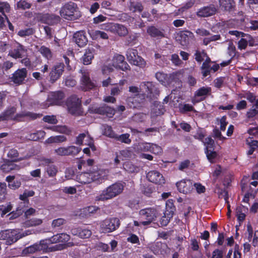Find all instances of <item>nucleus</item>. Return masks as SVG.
<instances>
[{
  "label": "nucleus",
  "mask_w": 258,
  "mask_h": 258,
  "mask_svg": "<svg viewBox=\"0 0 258 258\" xmlns=\"http://www.w3.org/2000/svg\"><path fill=\"white\" fill-rule=\"evenodd\" d=\"M149 247L155 254H163L168 251V248L167 244L161 242H156L154 244H152L150 245Z\"/></svg>",
  "instance_id": "32"
},
{
  "label": "nucleus",
  "mask_w": 258,
  "mask_h": 258,
  "mask_svg": "<svg viewBox=\"0 0 258 258\" xmlns=\"http://www.w3.org/2000/svg\"><path fill=\"white\" fill-rule=\"evenodd\" d=\"M179 40L182 46L187 45L191 40L195 39L194 33L189 31H181L179 34Z\"/></svg>",
  "instance_id": "30"
},
{
  "label": "nucleus",
  "mask_w": 258,
  "mask_h": 258,
  "mask_svg": "<svg viewBox=\"0 0 258 258\" xmlns=\"http://www.w3.org/2000/svg\"><path fill=\"white\" fill-rule=\"evenodd\" d=\"M82 76L80 79V87L82 90L88 91L96 87V84L90 78V72L87 69H81L80 70Z\"/></svg>",
  "instance_id": "5"
},
{
  "label": "nucleus",
  "mask_w": 258,
  "mask_h": 258,
  "mask_svg": "<svg viewBox=\"0 0 258 258\" xmlns=\"http://www.w3.org/2000/svg\"><path fill=\"white\" fill-rule=\"evenodd\" d=\"M150 147V143H138V145H135L133 148L137 152H141V151H149Z\"/></svg>",
  "instance_id": "48"
},
{
  "label": "nucleus",
  "mask_w": 258,
  "mask_h": 258,
  "mask_svg": "<svg viewBox=\"0 0 258 258\" xmlns=\"http://www.w3.org/2000/svg\"><path fill=\"white\" fill-rule=\"evenodd\" d=\"M179 192L187 194L191 192L194 189V182L191 180H182L176 183Z\"/></svg>",
  "instance_id": "20"
},
{
  "label": "nucleus",
  "mask_w": 258,
  "mask_h": 258,
  "mask_svg": "<svg viewBox=\"0 0 258 258\" xmlns=\"http://www.w3.org/2000/svg\"><path fill=\"white\" fill-rule=\"evenodd\" d=\"M43 121L50 124H56L57 120L54 115H45L43 117Z\"/></svg>",
  "instance_id": "62"
},
{
  "label": "nucleus",
  "mask_w": 258,
  "mask_h": 258,
  "mask_svg": "<svg viewBox=\"0 0 258 258\" xmlns=\"http://www.w3.org/2000/svg\"><path fill=\"white\" fill-rule=\"evenodd\" d=\"M35 32L33 28H28L25 29H22L18 31V35L21 37H25L33 35Z\"/></svg>",
  "instance_id": "50"
},
{
  "label": "nucleus",
  "mask_w": 258,
  "mask_h": 258,
  "mask_svg": "<svg viewBox=\"0 0 258 258\" xmlns=\"http://www.w3.org/2000/svg\"><path fill=\"white\" fill-rule=\"evenodd\" d=\"M217 11V9L214 5H210L198 9L196 14L200 18L208 17L214 15Z\"/></svg>",
  "instance_id": "19"
},
{
  "label": "nucleus",
  "mask_w": 258,
  "mask_h": 258,
  "mask_svg": "<svg viewBox=\"0 0 258 258\" xmlns=\"http://www.w3.org/2000/svg\"><path fill=\"white\" fill-rule=\"evenodd\" d=\"M195 32L200 37H205L203 40V44L205 46L208 45L211 42L221 39L220 35L216 34L210 36V31L204 28L197 29Z\"/></svg>",
  "instance_id": "10"
},
{
  "label": "nucleus",
  "mask_w": 258,
  "mask_h": 258,
  "mask_svg": "<svg viewBox=\"0 0 258 258\" xmlns=\"http://www.w3.org/2000/svg\"><path fill=\"white\" fill-rule=\"evenodd\" d=\"M41 164L45 166V173L47 174L48 177H55L58 172V168L53 164L54 161L50 158H42Z\"/></svg>",
  "instance_id": "11"
},
{
  "label": "nucleus",
  "mask_w": 258,
  "mask_h": 258,
  "mask_svg": "<svg viewBox=\"0 0 258 258\" xmlns=\"http://www.w3.org/2000/svg\"><path fill=\"white\" fill-rule=\"evenodd\" d=\"M22 237V234L20 232H17L16 230L9 231L8 239L6 241V243L8 245H11L16 242Z\"/></svg>",
  "instance_id": "36"
},
{
  "label": "nucleus",
  "mask_w": 258,
  "mask_h": 258,
  "mask_svg": "<svg viewBox=\"0 0 258 258\" xmlns=\"http://www.w3.org/2000/svg\"><path fill=\"white\" fill-rule=\"evenodd\" d=\"M25 118V111H22L20 113H18L15 114V116L13 118V121L16 122L25 121L26 120Z\"/></svg>",
  "instance_id": "64"
},
{
  "label": "nucleus",
  "mask_w": 258,
  "mask_h": 258,
  "mask_svg": "<svg viewBox=\"0 0 258 258\" xmlns=\"http://www.w3.org/2000/svg\"><path fill=\"white\" fill-rule=\"evenodd\" d=\"M123 189V186L120 183H115L103 190L101 194L96 197V201H104L111 199L120 194Z\"/></svg>",
  "instance_id": "2"
},
{
  "label": "nucleus",
  "mask_w": 258,
  "mask_h": 258,
  "mask_svg": "<svg viewBox=\"0 0 258 258\" xmlns=\"http://www.w3.org/2000/svg\"><path fill=\"white\" fill-rule=\"evenodd\" d=\"M48 248V243L45 240H41L39 243H35L26 248L24 251L25 253H33L36 251L43 252Z\"/></svg>",
  "instance_id": "17"
},
{
  "label": "nucleus",
  "mask_w": 258,
  "mask_h": 258,
  "mask_svg": "<svg viewBox=\"0 0 258 258\" xmlns=\"http://www.w3.org/2000/svg\"><path fill=\"white\" fill-rule=\"evenodd\" d=\"M35 15V19L37 21L49 25H56L60 21L59 16L53 14L38 13Z\"/></svg>",
  "instance_id": "7"
},
{
  "label": "nucleus",
  "mask_w": 258,
  "mask_h": 258,
  "mask_svg": "<svg viewBox=\"0 0 258 258\" xmlns=\"http://www.w3.org/2000/svg\"><path fill=\"white\" fill-rule=\"evenodd\" d=\"M64 65L63 63H58L54 66L49 73L50 81L53 83L57 80L64 71Z\"/></svg>",
  "instance_id": "18"
},
{
  "label": "nucleus",
  "mask_w": 258,
  "mask_h": 258,
  "mask_svg": "<svg viewBox=\"0 0 258 258\" xmlns=\"http://www.w3.org/2000/svg\"><path fill=\"white\" fill-rule=\"evenodd\" d=\"M112 28L113 30L119 36H124L128 33L127 29L121 24H114Z\"/></svg>",
  "instance_id": "38"
},
{
  "label": "nucleus",
  "mask_w": 258,
  "mask_h": 258,
  "mask_svg": "<svg viewBox=\"0 0 258 258\" xmlns=\"http://www.w3.org/2000/svg\"><path fill=\"white\" fill-rule=\"evenodd\" d=\"M14 161L7 160L1 165L0 169L5 173H9L13 170H18L21 168L20 165H17Z\"/></svg>",
  "instance_id": "31"
},
{
  "label": "nucleus",
  "mask_w": 258,
  "mask_h": 258,
  "mask_svg": "<svg viewBox=\"0 0 258 258\" xmlns=\"http://www.w3.org/2000/svg\"><path fill=\"white\" fill-rule=\"evenodd\" d=\"M27 71L25 68L18 69L13 74L11 80L16 84L20 85L23 83L27 77Z\"/></svg>",
  "instance_id": "23"
},
{
  "label": "nucleus",
  "mask_w": 258,
  "mask_h": 258,
  "mask_svg": "<svg viewBox=\"0 0 258 258\" xmlns=\"http://www.w3.org/2000/svg\"><path fill=\"white\" fill-rule=\"evenodd\" d=\"M112 65L116 68L122 71L127 69L128 64L124 61V57L120 54L115 55L112 60Z\"/></svg>",
  "instance_id": "28"
},
{
  "label": "nucleus",
  "mask_w": 258,
  "mask_h": 258,
  "mask_svg": "<svg viewBox=\"0 0 258 258\" xmlns=\"http://www.w3.org/2000/svg\"><path fill=\"white\" fill-rule=\"evenodd\" d=\"M194 57L198 62L201 63L204 60L205 58H207L208 56L204 50H196L194 53Z\"/></svg>",
  "instance_id": "44"
},
{
  "label": "nucleus",
  "mask_w": 258,
  "mask_h": 258,
  "mask_svg": "<svg viewBox=\"0 0 258 258\" xmlns=\"http://www.w3.org/2000/svg\"><path fill=\"white\" fill-rule=\"evenodd\" d=\"M24 212V209L23 207H21V205H19V207H18L16 209V211H14L11 212L9 214L10 219H15L22 215Z\"/></svg>",
  "instance_id": "49"
},
{
  "label": "nucleus",
  "mask_w": 258,
  "mask_h": 258,
  "mask_svg": "<svg viewBox=\"0 0 258 258\" xmlns=\"http://www.w3.org/2000/svg\"><path fill=\"white\" fill-rule=\"evenodd\" d=\"M17 111V108L15 106L7 107L0 115V121H13V118Z\"/></svg>",
  "instance_id": "29"
},
{
  "label": "nucleus",
  "mask_w": 258,
  "mask_h": 258,
  "mask_svg": "<svg viewBox=\"0 0 258 258\" xmlns=\"http://www.w3.org/2000/svg\"><path fill=\"white\" fill-rule=\"evenodd\" d=\"M147 178L150 182L156 184H162L165 182V179L163 175L156 170L149 171L147 174Z\"/></svg>",
  "instance_id": "26"
},
{
  "label": "nucleus",
  "mask_w": 258,
  "mask_h": 258,
  "mask_svg": "<svg viewBox=\"0 0 258 258\" xmlns=\"http://www.w3.org/2000/svg\"><path fill=\"white\" fill-rule=\"evenodd\" d=\"M39 52L42 55V56L47 59H50L52 56V53L51 50L47 47L43 45L41 46L39 49Z\"/></svg>",
  "instance_id": "45"
},
{
  "label": "nucleus",
  "mask_w": 258,
  "mask_h": 258,
  "mask_svg": "<svg viewBox=\"0 0 258 258\" xmlns=\"http://www.w3.org/2000/svg\"><path fill=\"white\" fill-rule=\"evenodd\" d=\"M195 3V0H188L187 2L182 5V6L178 9V11L180 12H183L191 8L194 5Z\"/></svg>",
  "instance_id": "56"
},
{
  "label": "nucleus",
  "mask_w": 258,
  "mask_h": 258,
  "mask_svg": "<svg viewBox=\"0 0 258 258\" xmlns=\"http://www.w3.org/2000/svg\"><path fill=\"white\" fill-rule=\"evenodd\" d=\"M42 223V220L41 219L33 218L26 220L23 223V225L25 227H30L40 225Z\"/></svg>",
  "instance_id": "39"
},
{
  "label": "nucleus",
  "mask_w": 258,
  "mask_h": 258,
  "mask_svg": "<svg viewBox=\"0 0 258 258\" xmlns=\"http://www.w3.org/2000/svg\"><path fill=\"white\" fill-rule=\"evenodd\" d=\"M156 79L163 85H166L168 84V76L167 75L161 73L157 72L156 74Z\"/></svg>",
  "instance_id": "52"
},
{
  "label": "nucleus",
  "mask_w": 258,
  "mask_h": 258,
  "mask_svg": "<svg viewBox=\"0 0 258 258\" xmlns=\"http://www.w3.org/2000/svg\"><path fill=\"white\" fill-rule=\"evenodd\" d=\"M148 33L152 37H163L164 35L163 32L154 26H151L147 29Z\"/></svg>",
  "instance_id": "41"
},
{
  "label": "nucleus",
  "mask_w": 258,
  "mask_h": 258,
  "mask_svg": "<svg viewBox=\"0 0 258 258\" xmlns=\"http://www.w3.org/2000/svg\"><path fill=\"white\" fill-rule=\"evenodd\" d=\"M7 156L11 161L16 162L20 161L21 158L19 157V153L15 149H11L8 153Z\"/></svg>",
  "instance_id": "46"
},
{
  "label": "nucleus",
  "mask_w": 258,
  "mask_h": 258,
  "mask_svg": "<svg viewBox=\"0 0 258 258\" xmlns=\"http://www.w3.org/2000/svg\"><path fill=\"white\" fill-rule=\"evenodd\" d=\"M10 10V5L8 2H0V13L5 18L8 17L6 15V13H9Z\"/></svg>",
  "instance_id": "51"
},
{
  "label": "nucleus",
  "mask_w": 258,
  "mask_h": 258,
  "mask_svg": "<svg viewBox=\"0 0 258 258\" xmlns=\"http://www.w3.org/2000/svg\"><path fill=\"white\" fill-rule=\"evenodd\" d=\"M120 225V221L117 218H106L100 225L104 233H110L117 229Z\"/></svg>",
  "instance_id": "9"
},
{
  "label": "nucleus",
  "mask_w": 258,
  "mask_h": 258,
  "mask_svg": "<svg viewBox=\"0 0 258 258\" xmlns=\"http://www.w3.org/2000/svg\"><path fill=\"white\" fill-rule=\"evenodd\" d=\"M10 47L11 49L9 51L8 56L16 59L23 58L27 51L25 46L18 42L11 45Z\"/></svg>",
  "instance_id": "13"
},
{
  "label": "nucleus",
  "mask_w": 258,
  "mask_h": 258,
  "mask_svg": "<svg viewBox=\"0 0 258 258\" xmlns=\"http://www.w3.org/2000/svg\"><path fill=\"white\" fill-rule=\"evenodd\" d=\"M71 232L73 235H77L81 238H88L92 235L91 230L85 227L72 228Z\"/></svg>",
  "instance_id": "27"
},
{
  "label": "nucleus",
  "mask_w": 258,
  "mask_h": 258,
  "mask_svg": "<svg viewBox=\"0 0 258 258\" xmlns=\"http://www.w3.org/2000/svg\"><path fill=\"white\" fill-rule=\"evenodd\" d=\"M130 107H139L145 99V95L139 93V89L136 87H130Z\"/></svg>",
  "instance_id": "14"
},
{
  "label": "nucleus",
  "mask_w": 258,
  "mask_h": 258,
  "mask_svg": "<svg viewBox=\"0 0 258 258\" xmlns=\"http://www.w3.org/2000/svg\"><path fill=\"white\" fill-rule=\"evenodd\" d=\"M88 111L90 113L98 114L111 118L115 113L116 110L105 104L99 106L91 105L88 107Z\"/></svg>",
  "instance_id": "4"
},
{
  "label": "nucleus",
  "mask_w": 258,
  "mask_h": 258,
  "mask_svg": "<svg viewBox=\"0 0 258 258\" xmlns=\"http://www.w3.org/2000/svg\"><path fill=\"white\" fill-rule=\"evenodd\" d=\"M25 180L24 176L16 177L15 175H9L6 178L9 188L13 190L18 189L21 186L22 182Z\"/></svg>",
  "instance_id": "16"
},
{
  "label": "nucleus",
  "mask_w": 258,
  "mask_h": 258,
  "mask_svg": "<svg viewBox=\"0 0 258 258\" xmlns=\"http://www.w3.org/2000/svg\"><path fill=\"white\" fill-rule=\"evenodd\" d=\"M246 115L249 118L258 119V99L256 100V102L253 105L251 108L247 112Z\"/></svg>",
  "instance_id": "37"
},
{
  "label": "nucleus",
  "mask_w": 258,
  "mask_h": 258,
  "mask_svg": "<svg viewBox=\"0 0 258 258\" xmlns=\"http://www.w3.org/2000/svg\"><path fill=\"white\" fill-rule=\"evenodd\" d=\"M227 53L231 57V58L234 57L236 55V48L232 42H229L228 44Z\"/></svg>",
  "instance_id": "61"
},
{
  "label": "nucleus",
  "mask_w": 258,
  "mask_h": 258,
  "mask_svg": "<svg viewBox=\"0 0 258 258\" xmlns=\"http://www.w3.org/2000/svg\"><path fill=\"white\" fill-rule=\"evenodd\" d=\"M7 194L6 183L0 182V202H3L6 199Z\"/></svg>",
  "instance_id": "55"
},
{
  "label": "nucleus",
  "mask_w": 258,
  "mask_h": 258,
  "mask_svg": "<svg viewBox=\"0 0 258 258\" xmlns=\"http://www.w3.org/2000/svg\"><path fill=\"white\" fill-rule=\"evenodd\" d=\"M142 86L144 88L143 89L146 91L147 97L152 99L158 95L159 91L153 83L144 82L142 84Z\"/></svg>",
  "instance_id": "22"
},
{
  "label": "nucleus",
  "mask_w": 258,
  "mask_h": 258,
  "mask_svg": "<svg viewBox=\"0 0 258 258\" xmlns=\"http://www.w3.org/2000/svg\"><path fill=\"white\" fill-rule=\"evenodd\" d=\"M35 195L34 191L31 190H28L27 189H25L23 193V194H21L19 196V199L21 201H24L23 204H28L29 203V197H31L34 196Z\"/></svg>",
  "instance_id": "43"
},
{
  "label": "nucleus",
  "mask_w": 258,
  "mask_h": 258,
  "mask_svg": "<svg viewBox=\"0 0 258 258\" xmlns=\"http://www.w3.org/2000/svg\"><path fill=\"white\" fill-rule=\"evenodd\" d=\"M175 208L172 200H168L166 203V211L165 212L173 216Z\"/></svg>",
  "instance_id": "53"
},
{
  "label": "nucleus",
  "mask_w": 258,
  "mask_h": 258,
  "mask_svg": "<svg viewBox=\"0 0 258 258\" xmlns=\"http://www.w3.org/2000/svg\"><path fill=\"white\" fill-rule=\"evenodd\" d=\"M219 69L218 64L211 61L209 57H207L203 62L201 68V73L203 77L210 75L211 73H215Z\"/></svg>",
  "instance_id": "12"
},
{
  "label": "nucleus",
  "mask_w": 258,
  "mask_h": 258,
  "mask_svg": "<svg viewBox=\"0 0 258 258\" xmlns=\"http://www.w3.org/2000/svg\"><path fill=\"white\" fill-rule=\"evenodd\" d=\"M226 116H223L220 118H217V124L220 125V128L221 131H225L226 130V126L228 124V122L226 121Z\"/></svg>",
  "instance_id": "59"
},
{
  "label": "nucleus",
  "mask_w": 258,
  "mask_h": 258,
  "mask_svg": "<svg viewBox=\"0 0 258 258\" xmlns=\"http://www.w3.org/2000/svg\"><path fill=\"white\" fill-rule=\"evenodd\" d=\"M65 97L64 93L62 91L52 92L49 95L48 101L53 105H60Z\"/></svg>",
  "instance_id": "25"
},
{
  "label": "nucleus",
  "mask_w": 258,
  "mask_h": 258,
  "mask_svg": "<svg viewBox=\"0 0 258 258\" xmlns=\"http://www.w3.org/2000/svg\"><path fill=\"white\" fill-rule=\"evenodd\" d=\"M109 171L107 169L99 168L97 167L91 168L88 171L78 174L76 176V180L81 184H89L93 182L100 183L106 179Z\"/></svg>",
  "instance_id": "1"
},
{
  "label": "nucleus",
  "mask_w": 258,
  "mask_h": 258,
  "mask_svg": "<svg viewBox=\"0 0 258 258\" xmlns=\"http://www.w3.org/2000/svg\"><path fill=\"white\" fill-rule=\"evenodd\" d=\"M31 7L32 4L28 2L26 0H20L16 4V9L19 10L29 9Z\"/></svg>",
  "instance_id": "42"
},
{
  "label": "nucleus",
  "mask_w": 258,
  "mask_h": 258,
  "mask_svg": "<svg viewBox=\"0 0 258 258\" xmlns=\"http://www.w3.org/2000/svg\"><path fill=\"white\" fill-rule=\"evenodd\" d=\"M90 35L94 40L100 38L103 39H107L108 38V36L106 33L100 30L92 31Z\"/></svg>",
  "instance_id": "40"
},
{
  "label": "nucleus",
  "mask_w": 258,
  "mask_h": 258,
  "mask_svg": "<svg viewBox=\"0 0 258 258\" xmlns=\"http://www.w3.org/2000/svg\"><path fill=\"white\" fill-rule=\"evenodd\" d=\"M78 9L76 4L70 2L63 5L60 9V15L63 18L67 20H75L77 17L75 15V13L77 12Z\"/></svg>",
  "instance_id": "6"
},
{
  "label": "nucleus",
  "mask_w": 258,
  "mask_h": 258,
  "mask_svg": "<svg viewBox=\"0 0 258 258\" xmlns=\"http://www.w3.org/2000/svg\"><path fill=\"white\" fill-rule=\"evenodd\" d=\"M140 215L145 217L147 221H143L140 223L143 225H147L155 220L158 215L157 211L153 208H146L140 211Z\"/></svg>",
  "instance_id": "15"
},
{
  "label": "nucleus",
  "mask_w": 258,
  "mask_h": 258,
  "mask_svg": "<svg viewBox=\"0 0 258 258\" xmlns=\"http://www.w3.org/2000/svg\"><path fill=\"white\" fill-rule=\"evenodd\" d=\"M42 116V114L25 111V116L26 120H33L37 118H40Z\"/></svg>",
  "instance_id": "54"
},
{
  "label": "nucleus",
  "mask_w": 258,
  "mask_h": 258,
  "mask_svg": "<svg viewBox=\"0 0 258 258\" xmlns=\"http://www.w3.org/2000/svg\"><path fill=\"white\" fill-rule=\"evenodd\" d=\"M172 217L173 216H171V214L165 212L164 215L162 217L160 220L161 225L162 226H166Z\"/></svg>",
  "instance_id": "60"
},
{
  "label": "nucleus",
  "mask_w": 258,
  "mask_h": 258,
  "mask_svg": "<svg viewBox=\"0 0 258 258\" xmlns=\"http://www.w3.org/2000/svg\"><path fill=\"white\" fill-rule=\"evenodd\" d=\"M130 63L141 68H144L146 66L145 60L137 55V51L135 49L130 50Z\"/></svg>",
  "instance_id": "24"
},
{
  "label": "nucleus",
  "mask_w": 258,
  "mask_h": 258,
  "mask_svg": "<svg viewBox=\"0 0 258 258\" xmlns=\"http://www.w3.org/2000/svg\"><path fill=\"white\" fill-rule=\"evenodd\" d=\"M12 205L11 203L6 205H0V214L1 215V216L3 217L7 213L10 212L12 209Z\"/></svg>",
  "instance_id": "57"
},
{
  "label": "nucleus",
  "mask_w": 258,
  "mask_h": 258,
  "mask_svg": "<svg viewBox=\"0 0 258 258\" xmlns=\"http://www.w3.org/2000/svg\"><path fill=\"white\" fill-rule=\"evenodd\" d=\"M68 112L74 115H81L82 113V101L76 95H72L66 101Z\"/></svg>",
  "instance_id": "3"
},
{
  "label": "nucleus",
  "mask_w": 258,
  "mask_h": 258,
  "mask_svg": "<svg viewBox=\"0 0 258 258\" xmlns=\"http://www.w3.org/2000/svg\"><path fill=\"white\" fill-rule=\"evenodd\" d=\"M76 43L80 47H84L88 42V39L84 31H78L74 34Z\"/></svg>",
  "instance_id": "33"
},
{
  "label": "nucleus",
  "mask_w": 258,
  "mask_h": 258,
  "mask_svg": "<svg viewBox=\"0 0 258 258\" xmlns=\"http://www.w3.org/2000/svg\"><path fill=\"white\" fill-rule=\"evenodd\" d=\"M219 3L220 9L223 11L231 12L235 7L234 0H219Z\"/></svg>",
  "instance_id": "35"
},
{
  "label": "nucleus",
  "mask_w": 258,
  "mask_h": 258,
  "mask_svg": "<svg viewBox=\"0 0 258 258\" xmlns=\"http://www.w3.org/2000/svg\"><path fill=\"white\" fill-rule=\"evenodd\" d=\"M211 88L210 87H203L199 88L195 92V97L192 99V102L194 104H196L203 100L207 95L211 94Z\"/></svg>",
  "instance_id": "21"
},
{
  "label": "nucleus",
  "mask_w": 258,
  "mask_h": 258,
  "mask_svg": "<svg viewBox=\"0 0 258 258\" xmlns=\"http://www.w3.org/2000/svg\"><path fill=\"white\" fill-rule=\"evenodd\" d=\"M165 109L162 105H158L154 106L151 111V117L161 115L164 113Z\"/></svg>",
  "instance_id": "47"
},
{
  "label": "nucleus",
  "mask_w": 258,
  "mask_h": 258,
  "mask_svg": "<svg viewBox=\"0 0 258 258\" xmlns=\"http://www.w3.org/2000/svg\"><path fill=\"white\" fill-rule=\"evenodd\" d=\"M95 50L93 47H88L85 49V52L82 56V60L84 64L88 65L91 63L94 58Z\"/></svg>",
  "instance_id": "34"
},
{
  "label": "nucleus",
  "mask_w": 258,
  "mask_h": 258,
  "mask_svg": "<svg viewBox=\"0 0 258 258\" xmlns=\"http://www.w3.org/2000/svg\"><path fill=\"white\" fill-rule=\"evenodd\" d=\"M68 156H75L77 155L81 151V148L79 147L70 146L67 147Z\"/></svg>",
  "instance_id": "58"
},
{
  "label": "nucleus",
  "mask_w": 258,
  "mask_h": 258,
  "mask_svg": "<svg viewBox=\"0 0 258 258\" xmlns=\"http://www.w3.org/2000/svg\"><path fill=\"white\" fill-rule=\"evenodd\" d=\"M204 143L206 146V150L208 149H213L214 141L211 138H206L204 141Z\"/></svg>",
  "instance_id": "63"
},
{
  "label": "nucleus",
  "mask_w": 258,
  "mask_h": 258,
  "mask_svg": "<svg viewBox=\"0 0 258 258\" xmlns=\"http://www.w3.org/2000/svg\"><path fill=\"white\" fill-rule=\"evenodd\" d=\"M70 239V235L61 233L54 235L48 239H46L48 244L49 243H62V244L56 245V250H61L66 248L67 243Z\"/></svg>",
  "instance_id": "8"
}]
</instances>
